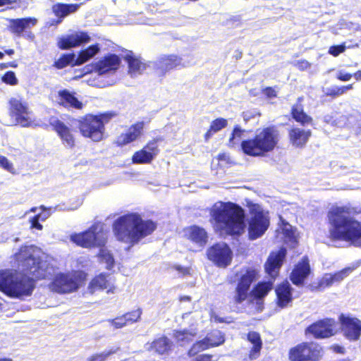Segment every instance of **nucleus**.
Wrapping results in <instances>:
<instances>
[{
  "instance_id": "f257e3e1",
  "label": "nucleus",
  "mask_w": 361,
  "mask_h": 361,
  "mask_svg": "<svg viewBox=\"0 0 361 361\" xmlns=\"http://www.w3.org/2000/svg\"><path fill=\"white\" fill-rule=\"evenodd\" d=\"M44 253L33 245L22 247L16 254L19 268L32 274L35 279L54 277L49 284V288L59 293L75 291L83 279V274L79 271L55 274V269L47 262Z\"/></svg>"
},
{
  "instance_id": "f03ea898",
  "label": "nucleus",
  "mask_w": 361,
  "mask_h": 361,
  "mask_svg": "<svg viewBox=\"0 0 361 361\" xmlns=\"http://www.w3.org/2000/svg\"><path fill=\"white\" fill-rule=\"evenodd\" d=\"M361 213L359 207L350 205L332 207L327 214L331 236L361 246V222L353 217Z\"/></svg>"
},
{
  "instance_id": "7ed1b4c3",
  "label": "nucleus",
  "mask_w": 361,
  "mask_h": 361,
  "mask_svg": "<svg viewBox=\"0 0 361 361\" xmlns=\"http://www.w3.org/2000/svg\"><path fill=\"white\" fill-rule=\"evenodd\" d=\"M210 221L220 235H240L245 231V212L231 202H216L209 211Z\"/></svg>"
},
{
  "instance_id": "20e7f679",
  "label": "nucleus",
  "mask_w": 361,
  "mask_h": 361,
  "mask_svg": "<svg viewBox=\"0 0 361 361\" xmlns=\"http://www.w3.org/2000/svg\"><path fill=\"white\" fill-rule=\"evenodd\" d=\"M116 238L130 246L150 235L156 228V224L149 220L145 221L137 213H129L116 219L113 224Z\"/></svg>"
},
{
  "instance_id": "39448f33",
  "label": "nucleus",
  "mask_w": 361,
  "mask_h": 361,
  "mask_svg": "<svg viewBox=\"0 0 361 361\" xmlns=\"http://www.w3.org/2000/svg\"><path fill=\"white\" fill-rule=\"evenodd\" d=\"M32 277L14 270H1L0 290L11 298L24 299L30 296L35 288V278Z\"/></svg>"
},
{
  "instance_id": "423d86ee",
  "label": "nucleus",
  "mask_w": 361,
  "mask_h": 361,
  "mask_svg": "<svg viewBox=\"0 0 361 361\" xmlns=\"http://www.w3.org/2000/svg\"><path fill=\"white\" fill-rule=\"evenodd\" d=\"M279 141V132L274 126L257 130L254 137L243 140V152L252 157H261L274 149Z\"/></svg>"
},
{
  "instance_id": "0eeeda50",
  "label": "nucleus",
  "mask_w": 361,
  "mask_h": 361,
  "mask_svg": "<svg viewBox=\"0 0 361 361\" xmlns=\"http://www.w3.org/2000/svg\"><path fill=\"white\" fill-rule=\"evenodd\" d=\"M247 207L248 208L247 219L248 237L250 240H256L262 237L269 226V212L264 210L259 204L251 202H247Z\"/></svg>"
},
{
  "instance_id": "6e6552de",
  "label": "nucleus",
  "mask_w": 361,
  "mask_h": 361,
  "mask_svg": "<svg viewBox=\"0 0 361 361\" xmlns=\"http://www.w3.org/2000/svg\"><path fill=\"white\" fill-rule=\"evenodd\" d=\"M111 116V114L86 116L79 123L81 134L94 142L101 141L104 137V123H107Z\"/></svg>"
},
{
  "instance_id": "1a4fd4ad",
  "label": "nucleus",
  "mask_w": 361,
  "mask_h": 361,
  "mask_svg": "<svg viewBox=\"0 0 361 361\" xmlns=\"http://www.w3.org/2000/svg\"><path fill=\"white\" fill-rule=\"evenodd\" d=\"M71 240L82 247H99L105 245L106 236L99 225H94L85 232L71 235Z\"/></svg>"
},
{
  "instance_id": "9d476101",
  "label": "nucleus",
  "mask_w": 361,
  "mask_h": 361,
  "mask_svg": "<svg viewBox=\"0 0 361 361\" xmlns=\"http://www.w3.org/2000/svg\"><path fill=\"white\" fill-rule=\"evenodd\" d=\"M322 356V347L315 343H303L290 349L291 361H318Z\"/></svg>"
},
{
  "instance_id": "9b49d317",
  "label": "nucleus",
  "mask_w": 361,
  "mask_h": 361,
  "mask_svg": "<svg viewBox=\"0 0 361 361\" xmlns=\"http://www.w3.org/2000/svg\"><path fill=\"white\" fill-rule=\"evenodd\" d=\"M341 332L350 341L355 342L361 338V320L350 314H341L338 317Z\"/></svg>"
},
{
  "instance_id": "f8f14e48",
  "label": "nucleus",
  "mask_w": 361,
  "mask_h": 361,
  "mask_svg": "<svg viewBox=\"0 0 361 361\" xmlns=\"http://www.w3.org/2000/svg\"><path fill=\"white\" fill-rule=\"evenodd\" d=\"M207 254L208 259L220 267H227L232 259L231 250L224 243L214 245L207 250Z\"/></svg>"
},
{
  "instance_id": "ddd939ff",
  "label": "nucleus",
  "mask_w": 361,
  "mask_h": 361,
  "mask_svg": "<svg viewBox=\"0 0 361 361\" xmlns=\"http://www.w3.org/2000/svg\"><path fill=\"white\" fill-rule=\"evenodd\" d=\"M10 111L12 116L15 117L17 124L23 127H30L33 123L32 114L26 104L17 99H11Z\"/></svg>"
},
{
  "instance_id": "4468645a",
  "label": "nucleus",
  "mask_w": 361,
  "mask_h": 361,
  "mask_svg": "<svg viewBox=\"0 0 361 361\" xmlns=\"http://www.w3.org/2000/svg\"><path fill=\"white\" fill-rule=\"evenodd\" d=\"M224 341V334L219 330H214L209 333L204 339L194 343L188 351V355L190 357L195 356L201 351L219 346Z\"/></svg>"
},
{
  "instance_id": "2eb2a0df",
  "label": "nucleus",
  "mask_w": 361,
  "mask_h": 361,
  "mask_svg": "<svg viewBox=\"0 0 361 361\" xmlns=\"http://www.w3.org/2000/svg\"><path fill=\"white\" fill-rule=\"evenodd\" d=\"M336 332V322L333 319L320 320L310 326L306 333L312 334L315 338H328Z\"/></svg>"
},
{
  "instance_id": "dca6fc26",
  "label": "nucleus",
  "mask_w": 361,
  "mask_h": 361,
  "mask_svg": "<svg viewBox=\"0 0 361 361\" xmlns=\"http://www.w3.org/2000/svg\"><path fill=\"white\" fill-rule=\"evenodd\" d=\"M257 271L255 269H247L242 273L240 281L236 288L235 301L241 303L247 297V292L252 282L255 279Z\"/></svg>"
},
{
  "instance_id": "f3484780",
  "label": "nucleus",
  "mask_w": 361,
  "mask_h": 361,
  "mask_svg": "<svg viewBox=\"0 0 361 361\" xmlns=\"http://www.w3.org/2000/svg\"><path fill=\"white\" fill-rule=\"evenodd\" d=\"M120 58L116 54H109L100 59L94 65V73L102 78L106 74H111L119 67Z\"/></svg>"
},
{
  "instance_id": "a211bd4d",
  "label": "nucleus",
  "mask_w": 361,
  "mask_h": 361,
  "mask_svg": "<svg viewBox=\"0 0 361 361\" xmlns=\"http://www.w3.org/2000/svg\"><path fill=\"white\" fill-rule=\"evenodd\" d=\"M114 283L115 279L113 276L101 274L91 281L88 286V290L92 294L101 290H106L107 293H114L116 289Z\"/></svg>"
},
{
  "instance_id": "6ab92c4d",
  "label": "nucleus",
  "mask_w": 361,
  "mask_h": 361,
  "mask_svg": "<svg viewBox=\"0 0 361 361\" xmlns=\"http://www.w3.org/2000/svg\"><path fill=\"white\" fill-rule=\"evenodd\" d=\"M159 152L157 141L149 142L142 149L135 152L132 157L134 164H149Z\"/></svg>"
},
{
  "instance_id": "aec40b11",
  "label": "nucleus",
  "mask_w": 361,
  "mask_h": 361,
  "mask_svg": "<svg viewBox=\"0 0 361 361\" xmlns=\"http://www.w3.org/2000/svg\"><path fill=\"white\" fill-rule=\"evenodd\" d=\"M50 125L54 128L61 140L62 144L67 148H73L75 146V137L72 130L59 120L51 118Z\"/></svg>"
},
{
  "instance_id": "412c9836",
  "label": "nucleus",
  "mask_w": 361,
  "mask_h": 361,
  "mask_svg": "<svg viewBox=\"0 0 361 361\" xmlns=\"http://www.w3.org/2000/svg\"><path fill=\"white\" fill-rule=\"evenodd\" d=\"M286 250L281 248L276 252H273L269 256L264 265L266 272L272 278L277 276L283 261L286 257Z\"/></svg>"
},
{
  "instance_id": "4be33fe9",
  "label": "nucleus",
  "mask_w": 361,
  "mask_h": 361,
  "mask_svg": "<svg viewBox=\"0 0 361 361\" xmlns=\"http://www.w3.org/2000/svg\"><path fill=\"white\" fill-rule=\"evenodd\" d=\"M90 41V37L85 32H75L66 37H61L59 42V47L61 49H67L80 46Z\"/></svg>"
},
{
  "instance_id": "5701e85b",
  "label": "nucleus",
  "mask_w": 361,
  "mask_h": 361,
  "mask_svg": "<svg viewBox=\"0 0 361 361\" xmlns=\"http://www.w3.org/2000/svg\"><path fill=\"white\" fill-rule=\"evenodd\" d=\"M183 235L198 247H204L208 239L207 233L204 228L197 226H191L185 228L183 229Z\"/></svg>"
},
{
  "instance_id": "b1692460",
  "label": "nucleus",
  "mask_w": 361,
  "mask_h": 361,
  "mask_svg": "<svg viewBox=\"0 0 361 361\" xmlns=\"http://www.w3.org/2000/svg\"><path fill=\"white\" fill-rule=\"evenodd\" d=\"M355 267H346L334 274H326L318 282L316 289L323 290L327 287H330L335 283H338L346 278L353 270Z\"/></svg>"
},
{
  "instance_id": "393cba45",
  "label": "nucleus",
  "mask_w": 361,
  "mask_h": 361,
  "mask_svg": "<svg viewBox=\"0 0 361 361\" xmlns=\"http://www.w3.org/2000/svg\"><path fill=\"white\" fill-rule=\"evenodd\" d=\"M310 271L309 260L304 257L293 269L290 279L295 285L301 286L303 284L304 280L310 275Z\"/></svg>"
},
{
  "instance_id": "a878e982",
  "label": "nucleus",
  "mask_w": 361,
  "mask_h": 361,
  "mask_svg": "<svg viewBox=\"0 0 361 361\" xmlns=\"http://www.w3.org/2000/svg\"><path fill=\"white\" fill-rule=\"evenodd\" d=\"M37 23L35 18H25L18 19H10L8 29L17 36H21L27 29L34 27Z\"/></svg>"
},
{
  "instance_id": "bb28decb",
  "label": "nucleus",
  "mask_w": 361,
  "mask_h": 361,
  "mask_svg": "<svg viewBox=\"0 0 361 361\" xmlns=\"http://www.w3.org/2000/svg\"><path fill=\"white\" fill-rule=\"evenodd\" d=\"M171 346L172 342L166 336H161L152 342L147 343L145 348L147 351L153 350L159 355H166L171 351Z\"/></svg>"
},
{
  "instance_id": "cd10ccee",
  "label": "nucleus",
  "mask_w": 361,
  "mask_h": 361,
  "mask_svg": "<svg viewBox=\"0 0 361 361\" xmlns=\"http://www.w3.org/2000/svg\"><path fill=\"white\" fill-rule=\"evenodd\" d=\"M143 128V122H138L130 126L125 133H122L118 137L116 143L122 146L136 140L142 134Z\"/></svg>"
},
{
  "instance_id": "c85d7f7f",
  "label": "nucleus",
  "mask_w": 361,
  "mask_h": 361,
  "mask_svg": "<svg viewBox=\"0 0 361 361\" xmlns=\"http://www.w3.org/2000/svg\"><path fill=\"white\" fill-rule=\"evenodd\" d=\"M312 135L310 130L293 128L288 132L290 142L295 147H303Z\"/></svg>"
},
{
  "instance_id": "c756f323",
  "label": "nucleus",
  "mask_w": 361,
  "mask_h": 361,
  "mask_svg": "<svg viewBox=\"0 0 361 361\" xmlns=\"http://www.w3.org/2000/svg\"><path fill=\"white\" fill-rule=\"evenodd\" d=\"M182 59L177 55L161 56L157 62V66L161 73H166L181 65Z\"/></svg>"
},
{
  "instance_id": "7c9ffc66",
  "label": "nucleus",
  "mask_w": 361,
  "mask_h": 361,
  "mask_svg": "<svg viewBox=\"0 0 361 361\" xmlns=\"http://www.w3.org/2000/svg\"><path fill=\"white\" fill-rule=\"evenodd\" d=\"M291 287L288 281L283 282L276 288L278 305L284 307L292 300Z\"/></svg>"
},
{
  "instance_id": "2f4dec72",
  "label": "nucleus",
  "mask_w": 361,
  "mask_h": 361,
  "mask_svg": "<svg viewBox=\"0 0 361 361\" xmlns=\"http://www.w3.org/2000/svg\"><path fill=\"white\" fill-rule=\"evenodd\" d=\"M197 333V329L192 326L189 329L175 330L173 338L180 345H183L193 341Z\"/></svg>"
},
{
  "instance_id": "473e14b6",
  "label": "nucleus",
  "mask_w": 361,
  "mask_h": 361,
  "mask_svg": "<svg viewBox=\"0 0 361 361\" xmlns=\"http://www.w3.org/2000/svg\"><path fill=\"white\" fill-rule=\"evenodd\" d=\"M126 60L128 63V73L133 78L141 75L146 70V64L131 54H127Z\"/></svg>"
},
{
  "instance_id": "72a5a7b5",
  "label": "nucleus",
  "mask_w": 361,
  "mask_h": 361,
  "mask_svg": "<svg viewBox=\"0 0 361 361\" xmlns=\"http://www.w3.org/2000/svg\"><path fill=\"white\" fill-rule=\"evenodd\" d=\"M247 340L252 344L250 350L249 358L251 360L257 359L260 355V351L262 347V341L260 335L255 331H250L247 335Z\"/></svg>"
},
{
  "instance_id": "f704fd0d",
  "label": "nucleus",
  "mask_w": 361,
  "mask_h": 361,
  "mask_svg": "<svg viewBox=\"0 0 361 361\" xmlns=\"http://www.w3.org/2000/svg\"><path fill=\"white\" fill-rule=\"evenodd\" d=\"M59 102L66 107H72L77 109H81L82 108V102L68 90L60 91L59 92Z\"/></svg>"
},
{
  "instance_id": "c9c22d12",
  "label": "nucleus",
  "mask_w": 361,
  "mask_h": 361,
  "mask_svg": "<svg viewBox=\"0 0 361 361\" xmlns=\"http://www.w3.org/2000/svg\"><path fill=\"white\" fill-rule=\"evenodd\" d=\"M272 288V282L267 281L259 283L251 292L253 299L256 300L258 305L262 304V298H264Z\"/></svg>"
},
{
  "instance_id": "e433bc0d",
  "label": "nucleus",
  "mask_w": 361,
  "mask_h": 361,
  "mask_svg": "<svg viewBox=\"0 0 361 361\" xmlns=\"http://www.w3.org/2000/svg\"><path fill=\"white\" fill-rule=\"evenodd\" d=\"M99 49L100 48L98 44L90 46L87 49L80 51L74 64L80 65L85 63L94 56L99 52Z\"/></svg>"
},
{
  "instance_id": "4c0bfd02",
  "label": "nucleus",
  "mask_w": 361,
  "mask_h": 361,
  "mask_svg": "<svg viewBox=\"0 0 361 361\" xmlns=\"http://www.w3.org/2000/svg\"><path fill=\"white\" fill-rule=\"evenodd\" d=\"M292 116L293 118L302 126L309 124L312 118L304 112L303 107L300 104H296L292 108Z\"/></svg>"
},
{
  "instance_id": "58836bf2",
  "label": "nucleus",
  "mask_w": 361,
  "mask_h": 361,
  "mask_svg": "<svg viewBox=\"0 0 361 361\" xmlns=\"http://www.w3.org/2000/svg\"><path fill=\"white\" fill-rule=\"evenodd\" d=\"M78 4H57L53 6V12L60 18H64L70 13H74L78 8Z\"/></svg>"
},
{
  "instance_id": "ea45409f",
  "label": "nucleus",
  "mask_w": 361,
  "mask_h": 361,
  "mask_svg": "<svg viewBox=\"0 0 361 361\" xmlns=\"http://www.w3.org/2000/svg\"><path fill=\"white\" fill-rule=\"evenodd\" d=\"M227 126V120L219 118L213 121L210 125L209 129L205 133L204 137L208 140L211 137L213 133H215L221 129L224 128Z\"/></svg>"
},
{
  "instance_id": "a19ab883",
  "label": "nucleus",
  "mask_w": 361,
  "mask_h": 361,
  "mask_svg": "<svg viewBox=\"0 0 361 361\" xmlns=\"http://www.w3.org/2000/svg\"><path fill=\"white\" fill-rule=\"evenodd\" d=\"M281 230V234L283 235V238L286 242L294 243L295 241V232L291 225L283 222Z\"/></svg>"
},
{
  "instance_id": "79ce46f5",
  "label": "nucleus",
  "mask_w": 361,
  "mask_h": 361,
  "mask_svg": "<svg viewBox=\"0 0 361 361\" xmlns=\"http://www.w3.org/2000/svg\"><path fill=\"white\" fill-rule=\"evenodd\" d=\"M75 59V55L73 54H64L55 62V66L57 68L61 69L70 64L75 66L74 64Z\"/></svg>"
},
{
  "instance_id": "37998d69",
  "label": "nucleus",
  "mask_w": 361,
  "mask_h": 361,
  "mask_svg": "<svg viewBox=\"0 0 361 361\" xmlns=\"http://www.w3.org/2000/svg\"><path fill=\"white\" fill-rule=\"evenodd\" d=\"M99 257L101 262L106 264V269H110L114 266V257L108 250L105 248L101 249L99 251Z\"/></svg>"
},
{
  "instance_id": "c03bdc74",
  "label": "nucleus",
  "mask_w": 361,
  "mask_h": 361,
  "mask_svg": "<svg viewBox=\"0 0 361 361\" xmlns=\"http://www.w3.org/2000/svg\"><path fill=\"white\" fill-rule=\"evenodd\" d=\"M245 130L239 126H235L233 130L231 136L229 139V146L233 147L238 144L240 141L244 137Z\"/></svg>"
},
{
  "instance_id": "a18cd8bd",
  "label": "nucleus",
  "mask_w": 361,
  "mask_h": 361,
  "mask_svg": "<svg viewBox=\"0 0 361 361\" xmlns=\"http://www.w3.org/2000/svg\"><path fill=\"white\" fill-rule=\"evenodd\" d=\"M142 313V310L140 308H137L135 310L123 314V316L128 325L139 322L141 318Z\"/></svg>"
},
{
  "instance_id": "49530a36",
  "label": "nucleus",
  "mask_w": 361,
  "mask_h": 361,
  "mask_svg": "<svg viewBox=\"0 0 361 361\" xmlns=\"http://www.w3.org/2000/svg\"><path fill=\"white\" fill-rule=\"evenodd\" d=\"M0 167L12 174L16 173V170L13 163L2 155H0Z\"/></svg>"
},
{
  "instance_id": "de8ad7c7",
  "label": "nucleus",
  "mask_w": 361,
  "mask_h": 361,
  "mask_svg": "<svg viewBox=\"0 0 361 361\" xmlns=\"http://www.w3.org/2000/svg\"><path fill=\"white\" fill-rule=\"evenodd\" d=\"M108 322L114 329H121L128 325L123 315L109 319Z\"/></svg>"
},
{
  "instance_id": "09e8293b",
  "label": "nucleus",
  "mask_w": 361,
  "mask_h": 361,
  "mask_svg": "<svg viewBox=\"0 0 361 361\" xmlns=\"http://www.w3.org/2000/svg\"><path fill=\"white\" fill-rule=\"evenodd\" d=\"M2 81L10 85H16L18 82L14 72L13 71L6 72L2 77Z\"/></svg>"
},
{
  "instance_id": "8fccbe9b",
  "label": "nucleus",
  "mask_w": 361,
  "mask_h": 361,
  "mask_svg": "<svg viewBox=\"0 0 361 361\" xmlns=\"http://www.w3.org/2000/svg\"><path fill=\"white\" fill-rule=\"evenodd\" d=\"M345 46L344 44L331 46L329 49V53L334 56H338L340 54L344 52Z\"/></svg>"
},
{
  "instance_id": "3c124183",
  "label": "nucleus",
  "mask_w": 361,
  "mask_h": 361,
  "mask_svg": "<svg viewBox=\"0 0 361 361\" xmlns=\"http://www.w3.org/2000/svg\"><path fill=\"white\" fill-rule=\"evenodd\" d=\"M121 350L120 346L118 345H112L109 346L108 348L105 349L104 350L102 351L104 356H105L106 358L109 357L112 355L118 353Z\"/></svg>"
},
{
  "instance_id": "603ef678",
  "label": "nucleus",
  "mask_w": 361,
  "mask_h": 361,
  "mask_svg": "<svg viewBox=\"0 0 361 361\" xmlns=\"http://www.w3.org/2000/svg\"><path fill=\"white\" fill-rule=\"evenodd\" d=\"M39 221L41 220L39 218H37V215L34 216L33 217H31L29 219V222L30 224V228H35L38 231H42L43 226L41 224H39Z\"/></svg>"
},
{
  "instance_id": "864d4df0",
  "label": "nucleus",
  "mask_w": 361,
  "mask_h": 361,
  "mask_svg": "<svg viewBox=\"0 0 361 361\" xmlns=\"http://www.w3.org/2000/svg\"><path fill=\"white\" fill-rule=\"evenodd\" d=\"M262 92L266 95L267 98L272 99L277 97L278 91L273 87H266L262 90Z\"/></svg>"
},
{
  "instance_id": "5fc2aeb1",
  "label": "nucleus",
  "mask_w": 361,
  "mask_h": 361,
  "mask_svg": "<svg viewBox=\"0 0 361 361\" xmlns=\"http://www.w3.org/2000/svg\"><path fill=\"white\" fill-rule=\"evenodd\" d=\"M39 209H41L42 212L37 213L36 215L42 221H44L50 216L51 214L44 206H41Z\"/></svg>"
},
{
  "instance_id": "6e6d98bb",
  "label": "nucleus",
  "mask_w": 361,
  "mask_h": 361,
  "mask_svg": "<svg viewBox=\"0 0 361 361\" xmlns=\"http://www.w3.org/2000/svg\"><path fill=\"white\" fill-rule=\"evenodd\" d=\"M352 76V74L346 73L344 71H338L336 73V78L341 81H349Z\"/></svg>"
},
{
  "instance_id": "4d7b16f0",
  "label": "nucleus",
  "mask_w": 361,
  "mask_h": 361,
  "mask_svg": "<svg viewBox=\"0 0 361 361\" xmlns=\"http://www.w3.org/2000/svg\"><path fill=\"white\" fill-rule=\"evenodd\" d=\"M107 358L104 356L102 352L94 354L87 359V361H106Z\"/></svg>"
},
{
  "instance_id": "13d9d810",
  "label": "nucleus",
  "mask_w": 361,
  "mask_h": 361,
  "mask_svg": "<svg viewBox=\"0 0 361 361\" xmlns=\"http://www.w3.org/2000/svg\"><path fill=\"white\" fill-rule=\"evenodd\" d=\"M212 355L209 354H202L195 357L190 361H212Z\"/></svg>"
},
{
  "instance_id": "bf43d9fd",
  "label": "nucleus",
  "mask_w": 361,
  "mask_h": 361,
  "mask_svg": "<svg viewBox=\"0 0 361 361\" xmlns=\"http://www.w3.org/2000/svg\"><path fill=\"white\" fill-rule=\"evenodd\" d=\"M174 268L182 276L190 274V269L188 267H183L179 265H176Z\"/></svg>"
},
{
  "instance_id": "052dcab7",
  "label": "nucleus",
  "mask_w": 361,
  "mask_h": 361,
  "mask_svg": "<svg viewBox=\"0 0 361 361\" xmlns=\"http://www.w3.org/2000/svg\"><path fill=\"white\" fill-rule=\"evenodd\" d=\"M298 66L300 68L306 69L310 67V63L306 61H302L298 62Z\"/></svg>"
},
{
  "instance_id": "680f3d73",
  "label": "nucleus",
  "mask_w": 361,
  "mask_h": 361,
  "mask_svg": "<svg viewBox=\"0 0 361 361\" xmlns=\"http://www.w3.org/2000/svg\"><path fill=\"white\" fill-rule=\"evenodd\" d=\"M353 86L352 84L346 85V86H343L341 87L340 92L345 93L347 90L353 89Z\"/></svg>"
},
{
  "instance_id": "e2e57ef3",
  "label": "nucleus",
  "mask_w": 361,
  "mask_h": 361,
  "mask_svg": "<svg viewBox=\"0 0 361 361\" xmlns=\"http://www.w3.org/2000/svg\"><path fill=\"white\" fill-rule=\"evenodd\" d=\"M341 87H337L335 90H333L330 93L331 95L334 96H339L343 94V93L340 92Z\"/></svg>"
},
{
  "instance_id": "0e129e2a",
  "label": "nucleus",
  "mask_w": 361,
  "mask_h": 361,
  "mask_svg": "<svg viewBox=\"0 0 361 361\" xmlns=\"http://www.w3.org/2000/svg\"><path fill=\"white\" fill-rule=\"evenodd\" d=\"M24 37L25 38L31 39V40L34 39V38H35L34 34L31 32H25Z\"/></svg>"
},
{
  "instance_id": "69168bd1",
  "label": "nucleus",
  "mask_w": 361,
  "mask_h": 361,
  "mask_svg": "<svg viewBox=\"0 0 361 361\" xmlns=\"http://www.w3.org/2000/svg\"><path fill=\"white\" fill-rule=\"evenodd\" d=\"M114 83V81L113 80H111L110 81H107L106 82L103 83V84L95 83L94 85H97V86H99V87H105V86H107V85H111Z\"/></svg>"
},
{
  "instance_id": "338daca9",
  "label": "nucleus",
  "mask_w": 361,
  "mask_h": 361,
  "mask_svg": "<svg viewBox=\"0 0 361 361\" xmlns=\"http://www.w3.org/2000/svg\"><path fill=\"white\" fill-rule=\"evenodd\" d=\"M12 3L11 0H0V6L9 5Z\"/></svg>"
},
{
  "instance_id": "774afa93",
  "label": "nucleus",
  "mask_w": 361,
  "mask_h": 361,
  "mask_svg": "<svg viewBox=\"0 0 361 361\" xmlns=\"http://www.w3.org/2000/svg\"><path fill=\"white\" fill-rule=\"evenodd\" d=\"M354 77H355V78L357 80H361V71H359L356 72V73L354 74Z\"/></svg>"
}]
</instances>
